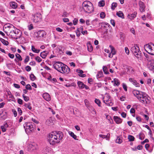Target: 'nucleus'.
<instances>
[{
	"instance_id": "f257e3e1",
	"label": "nucleus",
	"mask_w": 154,
	"mask_h": 154,
	"mask_svg": "<svg viewBox=\"0 0 154 154\" xmlns=\"http://www.w3.org/2000/svg\"><path fill=\"white\" fill-rule=\"evenodd\" d=\"M63 137L62 132L60 131H54L48 135V140L51 145H54L59 143Z\"/></svg>"
},
{
	"instance_id": "f03ea898",
	"label": "nucleus",
	"mask_w": 154,
	"mask_h": 154,
	"mask_svg": "<svg viewBox=\"0 0 154 154\" xmlns=\"http://www.w3.org/2000/svg\"><path fill=\"white\" fill-rule=\"evenodd\" d=\"M133 94L142 103H147L149 102L150 98L145 93L134 90L133 91Z\"/></svg>"
},
{
	"instance_id": "7ed1b4c3",
	"label": "nucleus",
	"mask_w": 154,
	"mask_h": 154,
	"mask_svg": "<svg viewBox=\"0 0 154 154\" xmlns=\"http://www.w3.org/2000/svg\"><path fill=\"white\" fill-rule=\"evenodd\" d=\"M23 127L26 133L27 134H29L31 132L34 131L35 125L33 123L29 122L25 123L23 125Z\"/></svg>"
},
{
	"instance_id": "20e7f679",
	"label": "nucleus",
	"mask_w": 154,
	"mask_h": 154,
	"mask_svg": "<svg viewBox=\"0 0 154 154\" xmlns=\"http://www.w3.org/2000/svg\"><path fill=\"white\" fill-rule=\"evenodd\" d=\"M82 8L86 13H91L93 10L92 4L89 1H85L83 2Z\"/></svg>"
},
{
	"instance_id": "39448f33",
	"label": "nucleus",
	"mask_w": 154,
	"mask_h": 154,
	"mask_svg": "<svg viewBox=\"0 0 154 154\" xmlns=\"http://www.w3.org/2000/svg\"><path fill=\"white\" fill-rule=\"evenodd\" d=\"M9 35L11 38L16 39L21 38V32L20 31L16 28H15L13 31L9 33Z\"/></svg>"
},
{
	"instance_id": "423d86ee",
	"label": "nucleus",
	"mask_w": 154,
	"mask_h": 154,
	"mask_svg": "<svg viewBox=\"0 0 154 154\" xmlns=\"http://www.w3.org/2000/svg\"><path fill=\"white\" fill-rule=\"evenodd\" d=\"M145 50L151 55H154V44L150 42L144 45V46Z\"/></svg>"
},
{
	"instance_id": "0eeeda50",
	"label": "nucleus",
	"mask_w": 154,
	"mask_h": 154,
	"mask_svg": "<svg viewBox=\"0 0 154 154\" xmlns=\"http://www.w3.org/2000/svg\"><path fill=\"white\" fill-rule=\"evenodd\" d=\"M131 50L137 58L140 59L141 58V52L139 46L137 45L133 46L131 48Z\"/></svg>"
},
{
	"instance_id": "6e6552de",
	"label": "nucleus",
	"mask_w": 154,
	"mask_h": 154,
	"mask_svg": "<svg viewBox=\"0 0 154 154\" xmlns=\"http://www.w3.org/2000/svg\"><path fill=\"white\" fill-rule=\"evenodd\" d=\"M15 28V27L12 24L9 23L6 24L4 26L3 30L7 35H8V34H9Z\"/></svg>"
},
{
	"instance_id": "1a4fd4ad",
	"label": "nucleus",
	"mask_w": 154,
	"mask_h": 154,
	"mask_svg": "<svg viewBox=\"0 0 154 154\" xmlns=\"http://www.w3.org/2000/svg\"><path fill=\"white\" fill-rule=\"evenodd\" d=\"M42 20V16L40 13L37 12L32 15V20L35 23H39Z\"/></svg>"
},
{
	"instance_id": "9d476101",
	"label": "nucleus",
	"mask_w": 154,
	"mask_h": 154,
	"mask_svg": "<svg viewBox=\"0 0 154 154\" xmlns=\"http://www.w3.org/2000/svg\"><path fill=\"white\" fill-rule=\"evenodd\" d=\"M70 70V69L66 65L64 64L63 66L62 67L59 72L63 74H68Z\"/></svg>"
},
{
	"instance_id": "9b49d317",
	"label": "nucleus",
	"mask_w": 154,
	"mask_h": 154,
	"mask_svg": "<svg viewBox=\"0 0 154 154\" xmlns=\"http://www.w3.org/2000/svg\"><path fill=\"white\" fill-rule=\"evenodd\" d=\"M147 67L150 70L154 72V60H149L147 63Z\"/></svg>"
},
{
	"instance_id": "f8f14e48",
	"label": "nucleus",
	"mask_w": 154,
	"mask_h": 154,
	"mask_svg": "<svg viewBox=\"0 0 154 154\" xmlns=\"http://www.w3.org/2000/svg\"><path fill=\"white\" fill-rule=\"evenodd\" d=\"M38 149V145L35 143L30 144L28 147V149L30 151H33Z\"/></svg>"
},
{
	"instance_id": "ddd939ff",
	"label": "nucleus",
	"mask_w": 154,
	"mask_h": 154,
	"mask_svg": "<svg viewBox=\"0 0 154 154\" xmlns=\"http://www.w3.org/2000/svg\"><path fill=\"white\" fill-rule=\"evenodd\" d=\"M63 64H64L61 62H58L54 63V66L56 69L59 72Z\"/></svg>"
},
{
	"instance_id": "4468645a",
	"label": "nucleus",
	"mask_w": 154,
	"mask_h": 154,
	"mask_svg": "<svg viewBox=\"0 0 154 154\" xmlns=\"http://www.w3.org/2000/svg\"><path fill=\"white\" fill-rule=\"evenodd\" d=\"M54 121L52 120V118L50 117L46 121V124L48 126H51L54 125Z\"/></svg>"
},
{
	"instance_id": "2eb2a0df",
	"label": "nucleus",
	"mask_w": 154,
	"mask_h": 154,
	"mask_svg": "<svg viewBox=\"0 0 154 154\" xmlns=\"http://www.w3.org/2000/svg\"><path fill=\"white\" fill-rule=\"evenodd\" d=\"M139 5L140 6V10L141 12H143L145 11V6L144 3L141 1L139 2Z\"/></svg>"
},
{
	"instance_id": "dca6fc26",
	"label": "nucleus",
	"mask_w": 154,
	"mask_h": 154,
	"mask_svg": "<svg viewBox=\"0 0 154 154\" xmlns=\"http://www.w3.org/2000/svg\"><path fill=\"white\" fill-rule=\"evenodd\" d=\"M137 14V12H134L132 14H128L127 17L129 19L133 20L136 17Z\"/></svg>"
},
{
	"instance_id": "f3484780",
	"label": "nucleus",
	"mask_w": 154,
	"mask_h": 154,
	"mask_svg": "<svg viewBox=\"0 0 154 154\" xmlns=\"http://www.w3.org/2000/svg\"><path fill=\"white\" fill-rule=\"evenodd\" d=\"M129 81L132 83L136 87H139L140 84L138 83L137 81L132 78H130L129 79Z\"/></svg>"
},
{
	"instance_id": "a211bd4d",
	"label": "nucleus",
	"mask_w": 154,
	"mask_h": 154,
	"mask_svg": "<svg viewBox=\"0 0 154 154\" xmlns=\"http://www.w3.org/2000/svg\"><path fill=\"white\" fill-rule=\"evenodd\" d=\"M43 98L46 100L49 101L51 99L50 96L49 94L47 93H44L43 94Z\"/></svg>"
},
{
	"instance_id": "6ab92c4d",
	"label": "nucleus",
	"mask_w": 154,
	"mask_h": 154,
	"mask_svg": "<svg viewBox=\"0 0 154 154\" xmlns=\"http://www.w3.org/2000/svg\"><path fill=\"white\" fill-rule=\"evenodd\" d=\"M113 119L114 121L117 124H120L122 122V119L118 116H114Z\"/></svg>"
},
{
	"instance_id": "aec40b11",
	"label": "nucleus",
	"mask_w": 154,
	"mask_h": 154,
	"mask_svg": "<svg viewBox=\"0 0 154 154\" xmlns=\"http://www.w3.org/2000/svg\"><path fill=\"white\" fill-rule=\"evenodd\" d=\"M38 36L40 38H42L44 35H46V33L44 30H40L37 32Z\"/></svg>"
},
{
	"instance_id": "412c9836",
	"label": "nucleus",
	"mask_w": 154,
	"mask_h": 154,
	"mask_svg": "<svg viewBox=\"0 0 154 154\" xmlns=\"http://www.w3.org/2000/svg\"><path fill=\"white\" fill-rule=\"evenodd\" d=\"M10 7L13 9H15L17 8V4L15 2H11L10 3Z\"/></svg>"
},
{
	"instance_id": "4be33fe9",
	"label": "nucleus",
	"mask_w": 154,
	"mask_h": 154,
	"mask_svg": "<svg viewBox=\"0 0 154 154\" xmlns=\"http://www.w3.org/2000/svg\"><path fill=\"white\" fill-rule=\"evenodd\" d=\"M92 23L94 26L97 27L98 26V25H100V23L99 21L97 19L93 20L92 21Z\"/></svg>"
},
{
	"instance_id": "5701e85b",
	"label": "nucleus",
	"mask_w": 154,
	"mask_h": 154,
	"mask_svg": "<svg viewBox=\"0 0 154 154\" xmlns=\"http://www.w3.org/2000/svg\"><path fill=\"white\" fill-rule=\"evenodd\" d=\"M76 72L79 73L78 75L80 77H84L86 76L85 74H82L83 73V71L82 70L77 69L76 70Z\"/></svg>"
},
{
	"instance_id": "b1692460",
	"label": "nucleus",
	"mask_w": 154,
	"mask_h": 154,
	"mask_svg": "<svg viewBox=\"0 0 154 154\" xmlns=\"http://www.w3.org/2000/svg\"><path fill=\"white\" fill-rule=\"evenodd\" d=\"M88 50L89 52L92 51L93 50V48L90 43V42H89L87 44Z\"/></svg>"
},
{
	"instance_id": "393cba45",
	"label": "nucleus",
	"mask_w": 154,
	"mask_h": 154,
	"mask_svg": "<svg viewBox=\"0 0 154 154\" xmlns=\"http://www.w3.org/2000/svg\"><path fill=\"white\" fill-rule=\"evenodd\" d=\"M77 84L78 86L80 89H82L84 88L85 85L82 82L80 81L78 82Z\"/></svg>"
},
{
	"instance_id": "a878e982",
	"label": "nucleus",
	"mask_w": 154,
	"mask_h": 154,
	"mask_svg": "<svg viewBox=\"0 0 154 154\" xmlns=\"http://www.w3.org/2000/svg\"><path fill=\"white\" fill-rule=\"evenodd\" d=\"M48 53V52L47 51H43L40 53V56L43 58H45L46 57Z\"/></svg>"
},
{
	"instance_id": "bb28decb",
	"label": "nucleus",
	"mask_w": 154,
	"mask_h": 154,
	"mask_svg": "<svg viewBox=\"0 0 154 154\" xmlns=\"http://www.w3.org/2000/svg\"><path fill=\"white\" fill-rule=\"evenodd\" d=\"M8 127V125L6 123H5L3 126H1V128L2 131L3 132H5L6 131V128Z\"/></svg>"
},
{
	"instance_id": "cd10ccee",
	"label": "nucleus",
	"mask_w": 154,
	"mask_h": 154,
	"mask_svg": "<svg viewBox=\"0 0 154 154\" xmlns=\"http://www.w3.org/2000/svg\"><path fill=\"white\" fill-rule=\"evenodd\" d=\"M113 81L114 82V86H118L120 84L119 81V79L116 78H115L114 79Z\"/></svg>"
},
{
	"instance_id": "c85d7f7f",
	"label": "nucleus",
	"mask_w": 154,
	"mask_h": 154,
	"mask_svg": "<svg viewBox=\"0 0 154 154\" xmlns=\"http://www.w3.org/2000/svg\"><path fill=\"white\" fill-rule=\"evenodd\" d=\"M103 75V72L102 71H99L96 75L97 79L101 78Z\"/></svg>"
},
{
	"instance_id": "c756f323",
	"label": "nucleus",
	"mask_w": 154,
	"mask_h": 154,
	"mask_svg": "<svg viewBox=\"0 0 154 154\" xmlns=\"http://www.w3.org/2000/svg\"><path fill=\"white\" fill-rule=\"evenodd\" d=\"M103 70L104 72V74H108L109 73L108 71V69L107 67L105 66H103Z\"/></svg>"
},
{
	"instance_id": "7c9ffc66",
	"label": "nucleus",
	"mask_w": 154,
	"mask_h": 154,
	"mask_svg": "<svg viewBox=\"0 0 154 154\" xmlns=\"http://www.w3.org/2000/svg\"><path fill=\"white\" fill-rule=\"evenodd\" d=\"M116 15L119 17H121L122 18H124V14L121 11H119L117 12L116 13Z\"/></svg>"
},
{
	"instance_id": "2f4dec72",
	"label": "nucleus",
	"mask_w": 154,
	"mask_h": 154,
	"mask_svg": "<svg viewBox=\"0 0 154 154\" xmlns=\"http://www.w3.org/2000/svg\"><path fill=\"white\" fill-rule=\"evenodd\" d=\"M31 49L33 52L37 53H38L40 51V50L36 49L34 46L33 45L32 46Z\"/></svg>"
},
{
	"instance_id": "473e14b6",
	"label": "nucleus",
	"mask_w": 154,
	"mask_h": 154,
	"mask_svg": "<svg viewBox=\"0 0 154 154\" xmlns=\"http://www.w3.org/2000/svg\"><path fill=\"white\" fill-rule=\"evenodd\" d=\"M0 41L4 45H8V42L2 38H0Z\"/></svg>"
},
{
	"instance_id": "72a5a7b5",
	"label": "nucleus",
	"mask_w": 154,
	"mask_h": 154,
	"mask_svg": "<svg viewBox=\"0 0 154 154\" xmlns=\"http://www.w3.org/2000/svg\"><path fill=\"white\" fill-rule=\"evenodd\" d=\"M26 108L31 110L32 109V107L30 103H25L24 105Z\"/></svg>"
},
{
	"instance_id": "f704fd0d",
	"label": "nucleus",
	"mask_w": 154,
	"mask_h": 154,
	"mask_svg": "<svg viewBox=\"0 0 154 154\" xmlns=\"http://www.w3.org/2000/svg\"><path fill=\"white\" fill-rule=\"evenodd\" d=\"M109 47L111 48V53L112 54V55H114L116 54V51H115V49L114 48L112 45H110L109 46Z\"/></svg>"
},
{
	"instance_id": "c9c22d12",
	"label": "nucleus",
	"mask_w": 154,
	"mask_h": 154,
	"mask_svg": "<svg viewBox=\"0 0 154 154\" xmlns=\"http://www.w3.org/2000/svg\"><path fill=\"white\" fill-rule=\"evenodd\" d=\"M69 133L70 136L72 137L75 140H77L76 136L75 135L73 132L72 131H69Z\"/></svg>"
},
{
	"instance_id": "e433bc0d",
	"label": "nucleus",
	"mask_w": 154,
	"mask_h": 154,
	"mask_svg": "<svg viewBox=\"0 0 154 154\" xmlns=\"http://www.w3.org/2000/svg\"><path fill=\"white\" fill-rule=\"evenodd\" d=\"M139 138L140 140H142L144 139L145 135L144 134L142 133H140L139 134Z\"/></svg>"
},
{
	"instance_id": "4c0bfd02",
	"label": "nucleus",
	"mask_w": 154,
	"mask_h": 154,
	"mask_svg": "<svg viewBox=\"0 0 154 154\" xmlns=\"http://www.w3.org/2000/svg\"><path fill=\"white\" fill-rule=\"evenodd\" d=\"M15 56L16 58H17L18 60L22 61V58L20 54H16L15 55Z\"/></svg>"
},
{
	"instance_id": "58836bf2",
	"label": "nucleus",
	"mask_w": 154,
	"mask_h": 154,
	"mask_svg": "<svg viewBox=\"0 0 154 154\" xmlns=\"http://www.w3.org/2000/svg\"><path fill=\"white\" fill-rule=\"evenodd\" d=\"M117 4L116 2H113L112 4L111 9L114 10L115 8L117 6Z\"/></svg>"
},
{
	"instance_id": "ea45409f",
	"label": "nucleus",
	"mask_w": 154,
	"mask_h": 154,
	"mask_svg": "<svg viewBox=\"0 0 154 154\" xmlns=\"http://www.w3.org/2000/svg\"><path fill=\"white\" fill-rule=\"evenodd\" d=\"M94 101H95V103H96L98 105V106H99V107L100 106L101 102L99 99H96Z\"/></svg>"
},
{
	"instance_id": "a19ab883",
	"label": "nucleus",
	"mask_w": 154,
	"mask_h": 154,
	"mask_svg": "<svg viewBox=\"0 0 154 154\" xmlns=\"http://www.w3.org/2000/svg\"><path fill=\"white\" fill-rule=\"evenodd\" d=\"M128 138L130 141H133L134 139V137L130 135L128 136Z\"/></svg>"
},
{
	"instance_id": "79ce46f5",
	"label": "nucleus",
	"mask_w": 154,
	"mask_h": 154,
	"mask_svg": "<svg viewBox=\"0 0 154 154\" xmlns=\"http://www.w3.org/2000/svg\"><path fill=\"white\" fill-rule=\"evenodd\" d=\"M30 80L32 81H34L35 80L36 77L33 74H31L30 75Z\"/></svg>"
},
{
	"instance_id": "37998d69",
	"label": "nucleus",
	"mask_w": 154,
	"mask_h": 154,
	"mask_svg": "<svg viewBox=\"0 0 154 154\" xmlns=\"http://www.w3.org/2000/svg\"><path fill=\"white\" fill-rule=\"evenodd\" d=\"M122 141V139H121L119 137H118L116 139V142L117 143L119 144L121 143Z\"/></svg>"
},
{
	"instance_id": "c03bdc74",
	"label": "nucleus",
	"mask_w": 154,
	"mask_h": 154,
	"mask_svg": "<svg viewBox=\"0 0 154 154\" xmlns=\"http://www.w3.org/2000/svg\"><path fill=\"white\" fill-rule=\"evenodd\" d=\"M99 5L100 7H103L105 5V2L103 1H101L99 3Z\"/></svg>"
},
{
	"instance_id": "a18cd8bd",
	"label": "nucleus",
	"mask_w": 154,
	"mask_h": 154,
	"mask_svg": "<svg viewBox=\"0 0 154 154\" xmlns=\"http://www.w3.org/2000/svg\"><path fill=\"white\" fill-rule=\"evenodd\" d=\"M23 97L24 99V100L27 102L29 100V98L28 97L26 96L25 94H23Z\"/></svg>"
},
{
	"instance_id": "49530a36",
	"label": "nucleus",
	"mask_w": 154,
	"mask_h": 154,
	"mask_svg": "<svg viewBox=\"0 0 154 154\" xmlns=\"http://www.w3.org/2000/svg\"><path fill=\"white\" fill-rule=\"evenodd\" d=\"M105 14L103 12H101L100 14V17L102 18H104L105 17Z\"/></svg>"
},
{
	"instance_id": "de8ad7c7",
	"label": "nucleus",
	"mask_w": 154,
	"mask_h": 154,
	"mask_svg": "<svg viewBox=\"0 0 154 154\" xmlns=\"http://www.w3.org/2000/svg\"><path fill=\"white\" fill-rule=\"evenodd\" d=\"M35 60L39 63L41 62L42 60V59L38 56L36 57L35 58Z\"/></svg>"
},
{
	"instance_id": "09e8293b",
	"label": "nucleus",
	"mask_w": 154,
	"mask_h": 154,
	"mask_svg": "<svg viewBox=\"0 0 154 154\" xmlns=\"http://www.w3.org/2000/svg\"><path fill=\"white\" fill-rule=\"evenodd\" d=\"M26 89L29 90H31L32 89L30 85L27 84L26 85Z\"/></svg>"
},
{
	"instance_id": "8fccbe9b",
	"label": "nucleus",
	"mask_w": 154,
	"mask_h": 154,
	"mask_svg": "<svg viewBox=\"0 0 154 154\" xmlns=\"http://www.w3.org/2000/svg\"><path fill=\"white\" fill-rule=\"evenodd\" d=\"M122 87L123 89H124V90L125 91H127V86L126 84H125V83H123Z\"/></svg>"
},
{
	"instance_id": "3c124183",
	"label": "nucleus",
	"mask_w": 154,
	"mask_h": 154,
	"mask_svg": "<svg viewBox=\"0 0 154 154\" xmlns=\"http://www.w3.org/2000/svg\"><path fill=\"white\" fill-rule=\"evenodd\" d=\"M144 55L145 57L146 58V60H147L148 62L149 60H152L149 59V56L147 54H144Z\"/></svg>"
},
{
	"instance_id": "603ef678",
	"label": "nucleus",
	"mask_w": 154,
	"mask_h": 154,
	"mask_svg": "<svg viewBox=\"0 0 154 154\" xmlns=\"http://www.w3.org/2000/svg\"><path fill=\"white\" fill-rule=\"evenodd\" d=\"M8 94L9 96V97L11 98H14V96L12 95L11 92L10 91H8Z\"/></svg>"
},
{
	"instance_id": "864d4df0",
	"label": "nucleus",
	"mask_w": 154,
	"mask_h": 154,
	"mask_svg": "<svg viewBox=\"0 0 154 154\" xmlns=\"http://www.w3.org/2000/svg\"><path fill=\"white\" fill-rule=\"evenodd\" d=\"M33 25L32 24L28 26V28L29 30H31L33 29Z\"/></svg>"
},
{
	"instance_id": "5fc2aeb1",
	"label": "nucleus",
	"mask_w": 154,
	"mask_h": 154,
	"mask_svg": "<svg viewBox=\"0 0 154 154\" xmlns=\"http://www.w3.org/2000/svg\"><path fill=\"white\" fill-rule=\"evenodd\" d=\"M29 56H26L24 62L25 63H27L29 61Z\"/></svg>"
},
{
	"instance_id": "6e6d98bb",
	"label": "nucleus",
	"mask_w": 154,
	"mask_h": 154,
	"mask_svg": "<svg viewBox=\"0 0 154 154\" xmlns=\"http://www.w3.org/2000/svg\"><path fill=\"white\" fill-rule=\"evenodd\" d=\"M125 51L126 53L127 54H129V51L127 47H125Z\"/></svg>"
},
{
	"instance_id": "4d7b16f0",
	"label": "nucleus",
	"mask_w": 154,
	"mask_h": 154,
	"mask_svg": "<svg viewBox=\"0 0 154 154\" xmlns=\"http://www.w3.org/2000/svg\"><path fill=\"white\" fill-rule=\"evenodd\" d=\"M12 112L14 113V117H16L17 115V111L15 110L12 109Z\"/></svg>"
},
{
	"instance_id": "13d9d810",
	"label": "nucleus",
	"mask_w": 154,
	"mask_h": 154,
	"mask_svg": "<svg viewBox=\"0 0 154 154\" xmlns=\"http://www.w3.org/2000/svg\"><path fill=\"white\" fill-rule=\"evenodd\" d=\"M17 111L19 114L20 115H21L22 114V112L20 108H17Z\"/></svg>"
},
{
	"instance_id": "bf43d9fd",
	"label": "nucleus",
	"mask_w": 154,
	"mask_h": 154,
	"mask_svg": "<svg viewBox=\"0 0 154 154\" xmlns=\"http://www.w3.org/2000/svg\"><path fill=\"white\" fill-rule=\"evenodd\" d=\"M31 120L34 122L36 124H38L39 123L38 121L36 120L35 119L32 118Z\"/></svg>"
},
{
	"instance_id": "052dcab7",
	"label": "nucleus",
	"mask_w": 154,
	"mask_h": 154,
	"mask_svg": "<svg viewBox=\"0 0 154 154\" xmlns=\"http://www.w3.org/2000/svg\"><path fill=\"white\" fill-rule=\"evenodd\" d=\"M26 69L27 71L29 72L31 70V68L30 66H27L26 67Z\"/></svg>"
},
{
	"instance_id": "680f3d73",
	"label": "nucleus",
	"mask_w": 154,
	"mask_h": 154,
	"mask_svg": "<svg viewBox=\"0 0 154 154\" xmlns=\"http://www.w3.org/2000/svg\"><path fill=\"white\" fill-rule=\"evenodd\" d=\"M149 142V140L147 139H145L144 141L141 142V144H143L145 143H148Z\"/></svg>"
},
{
	"instance_id": "e2e57ef3",
	"label": "nucleus",
	"mask_w": 154,
	"mask_h": 154,
	"mask_svg": "<svg viewBox=\"0 0 154 154\" xmlns=\"http://www.w3.org/2000/svg\"><path fill=\"white\" fill-rule=\"evenodd\" d=\"M143 146H142L140 145H138L137 147V148H136V149L135 150H136L137 149H138V150H141L142 149Z\"/></svg>"
},
{
	"instance_id": "0e129e2a",
	"label": "nucleus",
	"mask_w": 154,
	"mask_h": 154,
	"mask_svg": "<svg viewBox=\"0 0 154 154\" xmlns=\"http://www.w3.org/2000/svg\"><path fill=\"white\" fill-rule=\"evenodd\" d=\"M18 103L20 104H23V100L20 99H18L17 100Z\"/></svg>"
},
{
	"instance_id": "69168bd1",
	"label": "nucleus",
	"mask_w": 154,
	"mask_h": 154,
	"mask_svg": "<svg viewBox=\"0 0 154 154\" xmlns=\"http://www.w3.org/2000/svg\"><path fill=\"white\" fill-rule=\"evenodd\" d=\"M8 56L11 58L13 59L14 57V56L13 54H11L10 53H9L8 54Z\"/></svg>"
},
{
	"instance_id": "338daca9",
	"label": "nucleus",
	"mask_w": 154,
	"mask_h": 154,
	"mask_svg": "<svg viewBox=\"0 0 154 154\" xmlns=\"http://www.w3.org/2000/svg\"><path fill=\"white\" fill-rule=\"evenodd\" d=\"M125 99H126L125 97L124 96H122L120 98V100L121 101H124L125 100Z\"/></svg>"
},
{
	"instance_id": "774afa93",
	"label": "nucleus",
	"mask_w": 154,
	"mask_h": 154,
	"mask_svg": "<svg viewBox=\"0 0 154 154\" xmlns=\"http://www.w3.org/2000/svg\"><path fill=\"white\" fill-rule=\"evenodd\" d=\"M78 22V20L77 19H75L73 21V23L74 25H75Z\"/></svg>"
}]
</instances>
